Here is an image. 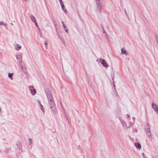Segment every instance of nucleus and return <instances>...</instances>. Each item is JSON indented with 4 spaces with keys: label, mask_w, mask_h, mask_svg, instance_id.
<instances>
[{
    "label": "nucleus",
    "mask_w": 158,
    "mask_h": 158,
    "mask_svg": "<svg viewBox=\"0 0 158 158\" xmlns=\"http://www.w3.org/2000/svg\"><path fill=\"white\" fill-rule=\"evenodd\" d=\"M45 92L48 98L49 105L50 106L55 104L50 91L48 90H47Z\"/></svg>",
    "instance_id": "nucleus-1"
},
{
    "label": "nucleus",
    "mask_w": 158,
    "mask_h": 158,
    "mask_svg": "<svg viewBox=\"0 0 158 158\" xmlns=\"http://www.w3.org/2000/svg\"><path fill=\"white\" fill-rule=\"evenodd\" d=\"M96 4L98 11L99 13H101L102 9V2H97Z\"/></svg>",
    "instance_id": "nucleus-2"
},
{
    "label": "nucleus",
    "mask_w": 158,
    "mask_h": 158,
    "mask_svg": "<svg viewBox=\"0 0 158 158\" xmlns=\"http://www.w3.org/2000/svg\"><path fill=\"white\" fill-rule=\"evenodd\" d=\"M50 107L53 114H56L57 113V110L55 104L50 105Z\"/></svg>",
    "instance_id": "nucleus-3"
},
{
    "label": "nucleus",
    "mask_w": 158,
    "mask_h": 158,
    "mask_svg": "<svg viewBox=\"0 0 158 158\" xmlns=\"http://www.w3.org/2000/svg\"><path fill=\"white\" fill-rule=\"evenodd\" d=\"M152 106L154 110L158 114V106L155 103L152 102Z\"/></svg>",
    "instance_id": "nucleus-4"
},
{
    "label": "nucleus",
    "mask_w": 158,
    "mask_h": 158,
    "mask_svg": "<svg viewBox=\"0 0 158 158\" xmlns=\"http://www.w3.org/2000/svg\"><path fill=\"white\" fill-rule=\"evenodd\" d=\"M28 88L31 93L32 95H34L35 94L36 91L33 86H29Z\"/></svg>",
    "instance_id": "nucleus-5"
},
{
    "label": "nucleus",
    "mask_w": 158,
    "mask_h": 158,
    "mask_svg": "<svg viewBox=\"0 0 158 158\" xmlns=\"http://www.w3.org/2000/svg\"><path fill=\"white\" fill-rule=\"evenodd\" d=\"M100 62L104 67H107L108 66V64L104 60L100 59Z\"/></svg>",
    "instance_id": "nucleus-6"
},
{
    "label": "nucleus",
    "mask_w": 158,
    "mask_h": 158,
    "mask_svg": "<svg viewBox=\"0 0 158 158\" xmlns=\"http://www.w3.org/2000/svg\"><path fill=\"white\" fill-rule=\"evenodd\" d=\"M16 57L18 62L19 64H21L22 62V58L21 56L19 55H17L16 56Z\"/></svg>",
    "instance_id": "nucleus-7"
},
{
    "label": "nucleus",
    "mask_w": 158,
    "mask_h": 158,
    "mask_svg": "<svg viewBox=\"0 0 158 158\" xmlns=\"http://www.w3.org/2000/svg\"><path fill=\"white\" fill-rule=\"evenodd\" d=\"M122 124L123 125V127L124 129H127V123L126 122L124 121H123L122 122Z\"/></svg>",
    "instance_id": "nucleus-8"
},
{
    "label": "nucleus",
    "mask_w": 158,
    "mask_h": 158,
    "mask_svg": "<svg viewBox=\"0 0 158 158\" xmlns=\"http://www.w3.org/2000/svg\"><path fill=\"white\" fill-rule=\"evenodd\" d=\"M147 128H146L145 129L146 133H147L148 132H149L151 131L150 130V126H149V125H147Z\"/></svg>",
    "instance_id": "nucleus-9"
},
{
    "label": "nucleus",
    "mask_w": 158,
    "mask_h": 158,
    "mask_svg": "<svg viewBox=\"0 0 158 158\" xmlns=\"http://www.w3.org/2000/svg\"><path fill=\"white\" fill-rule=\"evenodd\" d=\"M146 135H148V136L149 138V139L151 140H152V136L151 132L150 131L149 132H148L146 133Z\"/></svg>",
    "instance_id": "nucleus-10"
},
{
    "label": "nucleus",
    "mask_w": 158,
    "mask_h": 158,
    "mask_svg": "<svg viewBox=\"0 0 158 158\" xmlns=\"http://www.w3.org/2000/svg\"><path fill=\"white\" fill-rule=\"evenodd\" d=\"M21 48V46L20 45H19L17 44H16L15 46V49L16 50H20Z\"/></svg>",
    "instance_id": "nucleus-11"
},
{
    "label": "nucleus",
    "mask_w": 158,
    "mask_h": 158,
    "mask_svg": "<svg viewBox=\"0 0 158 158\" xmlns=\"http://www.w3.org/2000/svg\"><path fill=\"white\" fill-rule=\"evenodd\" d=\"M121 52L123 54H124L126 55H127L128 54L127 52L125 50H124L123 48L121 49Z\"/></svg>",
    "instance_id": "nucleus-12"
},
{
    "label": "nucleus",
    "mask_w": 158,
    "mask_h": 158,
    "mask_svg": "<svg viewBox=\"0 0 158 158\" xmlns=\"http://www.w3.org/2000/svg\"><path fill=\"white\" fill-rule=\"evenodd\" d=\"M13 73H8V77L11 80H13Z\"/></svg>",
    "instance_id": "nucleus-13"
},
{
    "label": "nucleus",
    "mask_w": 158,
    "mask_h": 158,
    "mask_svg": "<svg viewBox=\"0 0 158 158\" xmlns=\"http://www.w3.org/2000/svg\"><path fill=\"white\" fill-rule=\"evenodd\" d=\"M135 145L137 148H141V145L140 144L138 143H135Z\"/></svg>",
    "instance_id": "nucleus-14"
},
{
    "label": "nucleus",
    "mask_w": 158,
    "mask_h": 158,
    "mask_svg": "<svg viewBox=\"0 0 158 158\" xmlns=\"http://www.w3.org/2000/svg\"><path fill=\"white\" fill-rule=\"evenodd\" d=\"M60 5L61 6L62 9L64 11V12L65 13H66V12H67V10H66V9H65L64 7V3H63V4H60Z\"/></svg>",
    "instance_id": "nucleus-15"
},
{
    "label": "nucleus",
    "mask_w": 158,
    "mask_h": 158,
    "mask_svg": "<svg viewBox=\"0 0 158 158\" xmlns=\"http://www.w3.org/2000/svg\"><path fill=\"white\" fill-rule=\"evenodd\" d=\"M31 19L32 21L34 22H35L36 21V19L33 15H31Z\"/></svg>",
    "instance_id": "nucleus-16"
},
{
    "label": "nucleus",
    "mask_w": 158,
    "mask_h": 158,
    "mask_svg": "<svg viewBox=\"0 0 158 158\" xmlns=\"http://www.w3.org/2000/svg\"><path fill=\"white\" fill-rule=\"evenodd\" d=\"M40 109L41 110L42 112L44 113L45 112V110L44 109V107L42 105V104H40Z\"/></svg>",
    "instance_id": "nucleus-17"
},
{
    "label": "nucleus",
    "mask_w": 158,
    "mask_h": 158,
    "mask_svg": "<svg viewBox=\"0 0 158 158\" xmlns=\"http://www.w3.org/2000/svg\"><path fill=\"white\" fill-rule=\"evenodd\" d=\"M0 24L1 25H3L4 26H6L7 25L4 22H2V21L0 22Z\"/></svg>",
    "instance_id": "nucleus-18"
},
{
    "label": "nucleus",
    "mask_w": 158,
    "mask_h": 158,
    "mask_svg": "<svg viewBox=\"0 0 158 158\" xmlns=\"http://www.w3.org/2000/svg\"><path fill=\"white\" fill-rule=\"evenodd\" d=\"M35 23V25L36 26V27L38 28V29L39 30H40V28H39V25H38V24H37V22H36V21L35 22H34Z\"/></svg>",
    "instance_id": "nucleus-19"
},
{
    "label": "nucleus",
    "mask_w": 158,
    "mask_h": 158,
    "mask_svg": "<svg viewBox=\"0 0 158 158\" xmlns=\"http://www.w3.org/2000/svg\"><path fill=\"white\" fill-rule=\"evenodd\" d=\"M29 140L30 142H28V144L29 145H30L31 144V143H32V142L31 139H30Z\"/></svg>",
    "instance_id": "nucleus-20"
},
{
    "label": "nucleus",
    "mask_w": 158,
    "mask_h": 158,
    "mask_svg": "<svg viewBox=\"0 0 158 158\" xmlns=\"http://www.w3.org/2000/svg\"><path fill=\"white\" fill-rule=\"evenodd\" d=\"M62 27H63V28L64 30H65V29H66V27L65 26V25H62Z\"/></svg>",
    "instance_id": "nucleus-21"
},
{
    "label": "nucleus",
    "mask_w": 158,
    "mask_h": 158,
    "mask_svg": "<svg viewBox=\"0 0 158 158\" xmlns=\"http://www.w3.org/2000/svg\"><path fill=\"white\" fill-rule=\"evenodd\" d=\"M124 12H125L126 15L127 17L128 18V15H127V11H126V10H124Z\"/></svg>",
    "instance_id": "nucleus-22"
},
{
    "label": "nucleus",
    "mask_w": 158,
    "mask_h": 158,
    "mask_svg": "<svg viewBox=\"0 0 158 158\" xmlns=\"http://www.w3.org/2000/svg\"><path fill=\"white\" fill-rule=\"evenodd\" d=\"M44 44L46 45H47L48 44V43L47 41L45 40L44 42Z\"/></svg>",
    "instance_id": "nucleus-23"
},
{
    "label": "nucleus",
    "mask_w": 158,
    "mask_h": 158,
    "mask_svg": "<svg viewBox=\"0 0 158 158\" xmlns=\"http://www.w3.org/2000/svg\"><path fill=\"white\" fill-rule=\"evenodd\" d=\"M59 1L60 2V4H63V3L62 1V0H59Z\"/></svg>",
    "instance_id": "nucleus-24"
},
{
    "label": "nucleus",
    "mask_w": 158,
    "mask_h": 158,
    "mask_svg": "<svg viewBox=\"0 0 158 158\" xmlns=\"http://www.w3.org/2000/svg\"><path fill=\"white\" fill-rule=\"evenodd\" d=\"M96 2V3H97V2H101V1H100V0H95Z\"/></svg>",
    "instance_id": "nucleus-25"
},
{
    "label": "nucleus",
    "mask_w": 158,
    "mask_h": 158,
    "mask_svg": "<svg viewBox=\"0 0 158 158\" xmlns=\"http://www.w3.org/2000/svg\"><path fill=\"white\" fill-rule=\"evenodd\" d=\"M65 32H66V33H68V30L67 29H65V30H64Z\"/></svg>",
    "instance_id": "nucleus-26"
},
{
    "label": "nucleus",
    "mask_w": 158,
    "mask_h": 158,
    "mask_svg": "<svg viewBox=\"0 0 158 158\" xmlns=\"http://www.w3.org/2000/svg\"><path fill=\"white\" fill-rule=\"evenodd\" d=\"M130 124L131 125V126H132L133 125V123L132 122H130Z\"/></svg>",
    "instance_id": "nucleus-27"
},
{
    "label": "nucleus",
    "mask_w": 158,
    "mask_h": 158,
    "mask_svg": "<svg viewBox=\"0 0 158 158\" xmlns=\"http://www.w3.org/2000/svg\"><path fill=\"white\" fill-rule=\"evenodd\" d=\"M38 103H39V105H40V104H41V103H40V101H38Z\"/></svg>",
    "instance_id": "nucleus-28"
},
{
    "label": "nucleus",
    "mask_w": 158,
    "mask_h": 158,
    "mask_svg": "<svg viewBox=\"0 0 158 158\" xmlns=\"http://www.w3.org/2000/svg\"><path fill=\"white\" fill-rule=\"evenodd\" d=\"M61 23H62V25H65V24L64 23V22H63L62 21V22H61Z\"/></svg>",
    "instance_id": "nucleus-29"
},
{
    "label": "nucleus",
    "mask_w": 158,
    "mask_h": 158,
    "mask_svg": "<svg viewBox=\"0 0 158 158\" xmlns=\"http://www.w3.org/2000/svg\"><path fill=\"white\" fill-rule=\"evenodd\" d=\"M21 68H22V69L23 70L25 68L22 66H21Z\"/></svg>",
    "instance_id": "nucleus-30"
},
{
    "label": "nucleus",
    "mask_w": 158,
    "mask_h": 158,
    "mask_svg": "<svg viewBox=\"0 0 158 158\" xmlns=\"http://www.w3.org/2000/svg\"><path fill=\"white\" fill-rule=\"evenodd\" d=\"M105 36H106V37L108 39V38H107V37L108 35H107V34H106V33L105 34Z\"/></svg>",
    "instance_id": "nucleus-31"
},
{
    "label": "nucleus",
    "mask_w": 158,
    "mask_h": 158,
    "mask_svg": "<svg viewBox=\"0 0 158 158\" xmlns=\"http://www.w3.org/2000/svg\"><path fill=\"white\" fill-rule=\"evenodd\" d=\"M105 36H106V37L108 39V38H107V37L108 35H107V34H106V33L105 34Z\"/></svg>",
    "instance_id": "nucleus-32"
},
{
    "label": "nucleus",
    "mask_w": 158,
    "mask_h": 158,
    "mask_svg": "<svg viewBox=\"0 0 158 158\" xmlns=\"http://www.w3.org/2000/svg\"><path fill=\"white\" fill-rule=\"evenodd\" d=\"M103 33L104 34H106V32H105V31L104 30H103Z\"/></svg>",
    "instance_id": "nucleus-33"
},
{
    "label": "nucleus",
    "mask_w": 158,
    "mask_h": 158,
    "mask_svg": "<svg viewBox=\"0 0 158 158\" xmlns=\"http://www.w3.org/2000/svg\"><path fill=\"white\" fill-rule=\"evenodd\" d=\"M127 117L128 118L129 117V115L128 114H127Z\"/></svg>",
    "instance_id": "nucleus-34"
},
{
    "label": "nucleus",
    "mask_w": 158,
    "mask_h": 158,
    "mask_svg": "<svg viewBox=\"0 0 158 158\" xmlns=\"http://www.w3.org/2000/svg\"><path fill=\"white\" fill-rule=\"evenodd\" d=\"M21 148V146H19V147L18 148L20 149Z\"/></svg>",
    "instance_id": "nucleus-35"
},
{
    "label": "nucleus",
    "mask_w": 158,
    "mask_h": 158,
    "mask_svg": "<svg viewBox=\"0 0 158 158\" xmlns=\"http://www.w3.org/2000/svg\"><path fill=\"white\" fill-rule=\"evenodd\" d=\"M1 108L0 107V113H1Z\"/></svg>",
    "instance_id": "nucleus-36"
},
{
    "label": "nucleus",
    "mask_w": 158,
    "mask_h": 158,
    "mask_svg": "<svg viewBox=\"0 0 158 158\" xmlns=\"http://www.w3.org/2000/svg\"><path fill=\"white\" fill-rule=\"evenodd\" d=\"M131 126L130 125V126H128V127H129V128H130V127H131Z\"/></svg>",
    "instance_id": "nucleus-37"
},
{
    "label": "nucleus",
    "mask_w": 158,
    "mask_h": 158,
    "mask_svg": "<svg viewBox=\"0 0 158 158\" xmlns=\"http://www.w3.org/2000/svg\"><path fill=\"white\" fill-rule=\"evenodd\" d=\"M56 24H55V26H56Z\"/></svg>",
    "instance_id": "nucleus-38"
},
{
    "label": "nucleus",
    "mask_w": 158,
    "mask_h": 158,
    "mask_svg": "<svg viewBox=\"0 0 158 158\" xmlns=\"http://www.w3.org/2000/svg\"><path fill=\"white\" fill-rule=\"evenodd\" d=\"M132 118L133 119L134 118V117H133Z\"/></svg>",
    "instance_id": "nucleus-39"
}]
</instances>
